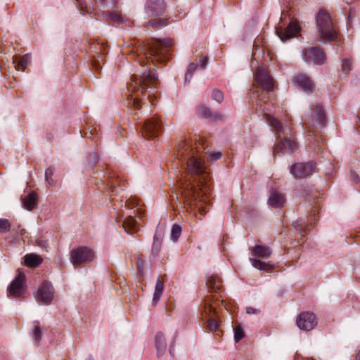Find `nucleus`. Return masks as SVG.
Here are the masks:
<instances>
[{
  "label": "nucleus",
  "instance_id": "f257e3e1",
  "mask_svg": "<svg viewBox=\"0 0 360 360\" xmlns=\"http://www.w3.org/2000/svg\"><path fill=\"white\" fill-rule=\"evenodd\" d=\"M204 150L203 143L197 140H182L177 146V158L179 161L186 162L187 174L193 179L180 181L179 192L181 197L176 196V201L186 212H188V209H198L202 216L207 213V207L210 203L201 187L202 181H205V169L200 155Z\"/></svg>",
  "mask_w": 360,
  "mask_h": 360
},
{
  "label": "nucleus",
  "instance_id": "f03ea898",
  "mask_svg": "<svg viewBox=\"0 0 360 360\" xmlns=\"http://www.w3.org/2000/svg\"><path fill=\"white\" fill-rule=\"evenodd\" d=\"M156 81V75L150 70L148 72H143L139 77L133 75L131 81L128 84L127 91L124 94V96H127L124 100L125 105L131 110H139L141 106L139 95H145L146 94V89L150 84H155Z\"/></svg>",
  "mask_w": 360,
  "mask_h": 360
},
{
  "label": "nucleus",
  "instance_id": "7ed1b4c3",
  "mask_svg": "<svg viewBox=\"0 0 360 360\" xmlns=\"http://www.w3.org/2000/svg\"><path fill=\"white\" fill-rule=\"evenodd\" d=\"M173 44V41L169 39L153 40L141 45L136 49V52H141V59H146L147 64L149 60L153 65L156 63H162L171 58V49Z\"/></svg>",
  "mask_w": 360,
  "mask_h": 360
},
{
  "label": "nucleus",
  "instance_id": "20e7f679",
  "mask_svg": "<svg viewBox=\"0 0 360 360\" xmlns=\"http://www.w3.org/2000/svg\"><path fill=\"white\" fill-rule=\"evenodd\" d=\"M260 110L264 112V118L269 126L272 127L276 135L277 143L274 148V155L287 150L293 151L296 148V142L288 126H283L276 119L269 115L270 110L260 106Z\"/></svg>",
  "mask_w": 360,
  "mask_h": 360
},
{
  "label": "nucleus",
  "instance_id": "39448f33",
  "mask_svg": "<svg viewBox=\"0 0 360 360\" xmlns=\"http://www.w3.org/2000/svg\"><path fill=\"white\" fill-rule=\"evenodd\" d=\"M219 297L216 295H207L204 300V310L202 314V319L206 320L205 328L214 332L218 329L219 323L215 319L217 307L219 306Z\"/></svg>",
  "mask_w": 360,
  "mask_h": 360
},
{
  "label": "nucleus",
  "instance_id": "423d86ee",
  "mask_svg": "<svg viewBox=\"0 0 360 360\" xmlns=\"http://www.w3.org/2000/svg\"><path fill=\"white\" fill-rule=\"evenodd\" d=\"M316 21L318 32L323 41H331L337 38L332 18L327 11L320 9L317 13Z\"/></svg>",
  "mask_w": 360,
  "mask_h": 360
},
{
  "label": "nucleus",
  "instance_id": "0eeeda50",
  "mask_svg": "<svg viewBox=\"0 0 360 360\" xmlns=\"http://www.w3.org/2000/svg\"><path fill=\"white\" fill-rule=\"evenodd\" d=\"M95 258L94 252L88 247H79L70 252V262L73 265L89 263Z\"/></svg>",
  "mask_w": 360,
  "mask_h": 360
},
{
  "label": "nucleus",
  "instance_id": "6e6552de",
  "mask_svg": "<svg viewBox=\"0 0 360 360\" xmlns=\"http://www.w3.org/2000/svg\"><path fill=\"white\" fill-rule=\"evenodd\" d=\"M162 128V122L158 117H153L146 120L141 126L143 136L146 139H152L159 136Z\"/></svg>",
  "mask_w": 360,
  "mask_h": 360
},
{
  "label": "nucleus",
  "instance_id": "1a4fd4ad",
  "mask_svg": "<svg viewBox=\"0 0 360 360\" xmlns=\"http://www.w3.org/2000/svg\"><path fill=\"white\" fill-rule=\"evenodd\" d=\"M315 170V166L311 162L295 163L290 167V172L297 179L311 176Z\"/></svg>",
  "mask_w": 360,
  "mask_h": 360
},
{
  "label": "nucleus",
  "instance_id": "9d476101",
  "mask_svg": "<svg viewBox=\"0 0 360 360\" xmlns=\"http://www.w3.org/2000/svg\"><path fill=\"white\" fill-rule=\"evenodd\" d=\"M255 79L258 85L267 91H273L275 82L264 68H258L255 75Z\"/></svg>",
  "mask_w": 360,
  "mask_h": 360
},
{
  "label": "nucleus",
  "instance_id": "9b49d317",
  "mask_svg": "<svg viewBox=\"0 0 360 360\" xmlns=\"http://www.w3.org/2000/svg\"><path fill=\"white\" fill-rule=\"evenodd\" d=\"M296 323L300 330L309 331L316 326L317 319L313 313L309 311L302 312L297 316Z\"/></svg>",
  "mask_w": 360,
  "mask_h": 360
},
{
  "label": "nucleus",
  "instance_id": "f8f14e48",
  "mask_svg": "<svg viewBox=\"0 0 360 360\" xmlns=\"http://www.w3.org/2000/svg\"><path fill=\"white\" fill-rule=\"evenodd\" d=\"M303 58L307 63L321 65L325 62L326 57L325 53L321 49L311 47L303 51Z\"/></svg>",
  "mask_w": 360,
  "mask_h": 360
},
{
  "label": "nucleus",
  "instance_id": "ddd939ff",
  "mask_svg": "<svg viewBox=\"0 0 360 360\" xmlns=\"http://www.w3.org/2000/svg\"><path fill=\"white\" fill-rule=\"evenodd\" d=\"M25 283V275L21 271H18L17 277L11 282L9 288L8 292L11 297H18L21 296L25 291L24 284Z\"/></svg>",
  "mask_w": 360,
  "mask_h": 360
},
{
  "label": "nucleus",
  "instance_id": "4468645a",
  "mask_svg": "<svg viewBox=\"0 0 360 360\" xmlns=\"http://www.w3.org/2000/svg\"><path fill=\"white\" fill-rule=\"evenodd\" d=\"M54 290L49 282H44L39 288L37 299L44 304L50 303L53 298Z\"/></svg>",
  "mask_w": 360,
  "mask_h": 360
},
{
  "label": "nucleus",
  "instance_id": "2eb2a0df",
  "mask_svg": "<svg viewBox=\"0 0 360 360\" xmlns=\"http://www.w3.org/2000/svg\"><path fill=\"white\" fill-rule=\"evenodd\" d=\"M300 31V27L295 21H291L288 27L283 32L278 28L276 30V34L280 39L285 42L286 40L295 37Z\"/></svg>",
  "mask_w": 360,
  "mask_h": 360
},
{
  "label": "nucleus",
  "instance_id": "dca6fc26",
  "mask_svg": "<svg viewBox=\"0 0 360 360\" xmlns=\"http://www.w3.org/2000/svg\"><path fill=\"white\" fill-rule=\"evenodd\" d=\"M146 9L150 17L162 15L165 13V5L162 0H148Z\"/></svg>",
  "mask_w": 360,
  "mask_h": 360
},
{
  "label": "nucleus",
  "instance_id": "f3484780",
  "mask_svg": "<svg viewBox=\"0 0 360 360\" xmlns=\"http://www.w3.org/2000/svg\"><path fill=\"white\" fill-rule=\"evenodd\" d=\"M285 203L284 194L276 190H271L268 198V205L274 208H281Z\"/></svg>",
  "mask_w": 360,
  "mask_h": 360
},
{
  "label": "nucleus",
  "instance_id": "a211bd4d",
  "mask_svg": "<svg viewBox=\"0 0 360 360\" xmlns=\"http://www.w3.org/2000/svg\"><path fill=\"white\" fill-rule=\"evenodd\" d=\"M295 83L301 88L304 92L310 93L312 91L313 84L311 81L303 75H298L295 79Z\"/></svg>",
  "mask_w": 360,
  "mask_h": 360
},
{
  "label": "nucleus",
  "instance_id": "6ab92c4d",
  "mask_svg": "<svg viewBox=\"0 0 360 360\" xmlns=\"http://www.w3.org/2000/svg\"><path fill=\"white\" fill-rule=\"evenodd\" d=\"M252 252L255 257L266 259L271 256V250L267 246L257 245L253 247Z\"/></svg>",
  "mask_w": 360,
  "mask_h": 360
},
{
  "label": "nucleus",
  "instance_id": "aec40b11",
  "mask_svg": "<svg viewBox=\"0 0 360 360\" xmlns=\"http://www.w3.org/2000/svg\"><path fill=\"white\" fill-rule=\"evenodd\" d=\"M207 285L213 292H217L221 288V279L213 274L207 276Z\"/></svg>",
  "mask_w": 360,
  "mask_h": 360
},
{
  "label": "nucleus",
  "instance_id": "412c9836",
  "mask_svg": "<svg viewBox=\"0 0 360 360\" xmlns=\"http://www.w3.org/2000/svg\"><path fill=\"white\" fill-rule=\"evenodd\" d=\"M42 261L41 257L35 254H27L24 256V262L30 267L38 266Z\"/></svg>",
  "mask_w": 360,
  "mask_h": 360
},
{
  "label": "nucleus",
  "instance_id": "4be33fe9",
  "mask_svg": "<svg viewBox=\"0 0 360 360\" xmlns=\"http://www.w3.org/2000/svg\"><path fill=\"white\" fill-rule=\"evenodd\" d=\"M30 56L26 54L20 58L19 59H18L17 56H15L13 63H14L15 68L17 70L24 71L27 65L30 63Z\"/></svg>",
  "mask_w": 360,
  "mask_h": 360
},
{
  "label": "nucleus",
  "instance_id": "5701e85b",
  "mask_svg": "<svg viewBox=\"0 0 360 360\" xmlns=\"http://www.w3.org/2000/svg\"><path fill=\"white\" fill-rule=\"evenodd\" d=\"M122 227L126 232L132 233L134 231H137L138 223L134 218L132 217H129L124 220L122 223Z\"/></svg>",
  "mask_w": 360,
  "mask_h": 360
},
{
  "label": "nucleus",
  "instance_id": "b1692460",
  "mask_svg": "<svg viewBox=\"0 0 360 360\" xmlns=\"http://www.w3.org/2000/svg\"><path fill=\"white\" fill-rule=\"evenodd\" d=\"M37 195L34 192L30 193L23 198V206L27 210H32L37 205Z\"/></svg>",
  "mask_w": 360,
  "mask_h": 360
},
{
  "label": "nucleus",
  "instance_id": "393cba45",
  "mask_svg": "<svg viewBox=\"0 0 360 360\" xmlns=\"http://www.w3.org/2000/svg\"><path fill=\"white\" fill-rule=\"evenodd\" d=\"M198 114L204 118H213L214 120H220L222 116L218 113L212 115L210 110L204 106H199L197 109Z\"/></svg>",
  "mask_w": 360,
  "mask_h": 360
},
{
  "label": "nucleus",
  "instance_id": "a878e982",
  "mask_svg": "<svg viewBox=\"0 0 360 360\" xmlns=\"http://www.w3.org/2000/svg\"><path fill=\"white\" fill-rule=\"evenodd\" d=\"M155 345L158 353H162L167 348L166 340L162 333L159 332L155 335Z\"/></svg>",
  "mask_w": 360,
  "mask_h": 360
},
{
  "label": "nucleus",
  "instance_id": "bb28decb",
  "mask_svg": "<svg viewBox=\"0 0 360 360\" xmlns=\"http://www.w3.org/2000/svg\"><path fill=\"white\" fill-rule=\"evenodd\" d=\"M163 290L164 283L162 281L158 278L155 285V292L153 298V302L154 304H156V303L159 301L163 292Z\"/></svg>",
  "mask_w": 360,
  "mask_h": 360
},
{
  "label": "nucleus",
  "instance_id": "cd10ccee",
  "mask_svg": "<svg viewBox=\"0 0 360 360\" xmlns=\"http://www.w3.org/2000/svg\"><path fill=\"white\" fill-rule=\"evenodd\" d=\"M250 261L252 263V266L257 269L268 271L273 269L272 265L267 264V263H264L263 262H261L259 259H257L255 258H250Z\"/></svg>",
  "mask_w": 360,
  "mask_h": 360
},
{
  "label": "nucleus",
  "instance_id": "c85d7f7f",
  "mask_svg": "<svg viewBox=\"0 0 360 360\" xmlns=\"http://www.w3.org/2000/svg\"><path fill=\"white\" fill-rule=\"evenodd\" d=\"M162 241V236L161 234L156 233L154 236L153 243L152 247V253L157 255L160 250Z\"/></svg>",
  "mask_w": 360,
  "mask_h": 360
},
{
  "label": "nucleus",
  "instance_id": "c756f323",
  "mask_svg": "<svg viewBox=\"0 0 360 360\" xmlns=\"http://www.w3.org/2000/svg\"><path fill=\"white\" fill-rule=\"evenodd\" d=\"M315 120L319 124L324 123L326 117L322 106L316 105L315 109Z\"/></svg>",
  "mask_w": 360,
  "mask_h": 360
},
{
  "label": "nucleus",
  "instance_id": "7c9ffc66",
  "mask_svg": "<svg viewBox=\"0 0 360 360\" xmlns=\"http://www.w3.org/2000/svg\"><path fill=\"white\" fill-rule=\"evenodd\" d=\"M11 224L7 219H0V233H7L10 231Z\"/></svg>",
  "mask_w": 360,
  "mask_h": 360
},
{
  "label": "nucleus",
  "instance_id": "2f4dec72",
  "mask_svg": "<svg viewBox=\"0 0 360 360\" xmlns=\"http://www.w3.org/2000/svg\"><path fill=\"white\" fill-rule=\"evenodd\" d=\"M181 227L179 225L174 224L171 231L172 239L174 241L176 240L181 233Z\"/></svg>",
  "mask_w": 360,
  "mask_h": 360
},
{
  "label": "nucleus",
  "instance_id": "473e14b6",
  "mask_svg": "<svg viewBox=\"0 0 360 360\" xmlns=\"http://www.w3.org/2000/svg\"><path fill=\"white\" fill-rule=\"evenodd\" d=\"M244 337V331L240 325H237L234 328V340L238 342Z\"/></svg>",
  "mask_w": 360,
  "mask_h": 360
},
{
  "label": "nucleus",
  "instance_id": "72a5a7b5",
  "mask_svg": "<svg viewBox=\"0 0 360 360\" xmlns=\"http://www.w3.org/2000/svg\"><path fill=\"white\" fill-rule=\"evenodd\" d=\"M33 339L35 342H39L42 336V331L39 326H36L33 329Z\"/></svg>",
  "mask_w": 360,
  "mask_h": 360
},
{
  "label": "nucleus",
  "instance_id": "f704fd0d",
  "mask_svg": "<svg viewBox=\"0 0 360 360\" xmlns=\"http://www.w3.org/2000/svg\"><path fill=\"white\" fill-rule=\"evenodd\" d=\"M212 98L219 103H221L224 100V94L219 89H214L212 93Z\"/></svg>",
  "mask_w": 360,
  "mask_h": 360
},
{
  "label": "nucleus",
  "instance_id": "c9c22d12",
  "mask_svg": "<svg viewBox=\"0 0 360 360\" xmlns=\"http://www.w3.org/2000/svg\"><path fill=\"white\" fill-rule=\"evenodd\" d=\"M352 70V61L349 59H344L342 63V71L345 74H348Z\"/></svg>",
  "mask_w": 360,
  "mask_h": 360
},
{
  "label": "nucleus",
  "instance_id": "e433bc0d",
  "mask_svg": "<svg viewBox=\"0 0 360 360\" xmlns=\"http://www.w3.org/2000/svg\"><path fill=\"white\" fill-rule=\"evenodd\" d=\"M149 24H150V25H151L153 27H161V26L166 25L167 22H166V20L157 18V19H151L149 21Z\"/></svg>",
  "mask_w": 360,
  "mask_h": 360
},
{
  "label": "nucleus",
  "instance_id": "4c0bfd02",
  "mask_svg": "<svg viewBox=\"0 0 360 360\" xmlns=\"http://www.w3.org/2000/svg\"><path fill=\"white\" fill-rule=\"evenodd\" d=\"M109 19L112 22H117L118 24H122L124 22L122 16L115 13L109 14Z\"/></svg>",
  "mask_w": 360,
  "mask_h": 360
},
{
  "label": "nucleus",
  "instance_id": "58836bf2",
  "mask_svg": "<svg viewBox=\"0 0 360 360\" xmlns=\"http://www.w3.org/2000/svg\"><path fill=\"white\" fill-rule=\"evenodd\" d=\"M197 68H198V65L194 63H192L189 65V67H188L187 72L185 75V80L186 81L188 80V76H190V78L192 77L193 73L196 70Z\"/></svg>",
  "mask_w": 360,
  "mask_h": 360
},
{
  "label": "nucleus",
  "instance_id": "ea45409f",
  "mask_svg": "<svg viewBox=\"0 0 360 360\" xmlns=\"http://www.w3.org/2000/svg\"><path fill=\"white\" fill-rule=\"evenodd\" d=\"M54 172V169L51 167L46 169L45 172V179L49 184V185H52L53 180L51 179Z\"/></svg>",
  "mask_w": 360,
  "mask_h": 360
},
{
  "label": "nucleus",
  "instance_id": "a19ab883",
  "mask_svg": "<svg viewBox=\"0 0 360 360\" xmlns=\"http://www.w3.org/2000/svg\"><path fill=\"white\" fill-rule=\"evenodd\" d=\"M294 226L300 231V234L302 235V232L304 231L306 227L305 221L304 219H300L294 224Z\"/></svg>",
  "mask_w": 360,
  "mask_h": 360
},
{
  "label": "nucleus",
  "instance_id": "79ce46f5",
  "mask_svg": "<svg viewBox=\"0 0 360 360\" xmlns=\"http://www.w3.org/2000/svg\"><path fill=\"white\" fill-rule=\"evenodd\" d=\"M200 68L204 69L208 63V58L207 57H201L200 59Z\"/></svg>",
  "mask_w": 360,
  "mask_h": 360
},
{
  "label": "nucleus",
  "instance_id": "37998d69",
  "mask_svg": "<svg viewBox=\"0 0 360 360\" xmlns=\"http://www.w3.org/2000/svg\"><path fill=\"white\" fill-rule=\"evenodd\" d=\"M260 311L259 309H255L253 307H249L246 308V312L247 314H258Z\"/></svg>",
  "mask_w": 360,
  "mask_h": 360
},
{
  "label": "nucleus",
  "instance_id": "c03bdc74",
  "mask_svg": "<svg viewBox=\"0 0 360 360\" xmlns=\"http://www.w3.org/2000/svg\"><path fill=\"white\" fill-rule=\"evenodd\" d=\"M36 244L40 247L46 248L48 246L47 242L45 240H37Z\"/></svg>",
  "mask_w": 360,
  "mask_h": 360
},
{
  "label": "nucleus",
  "instance_id": "a18cd8bd",
  "mask_svg": "<svg viewBox=\"0 0 360 360\" xmlns=\"http://www.w3.org/2000/svg\"><path fill=\"white\" fill-rule=\"evenodd\" d=\"M210 157L212 158V160H216L219 159L221 157V154L219 152L213 153L210 154Z\"/></svg>",
  "mask_w": 360,
  "mask_h": 360
},
{
  "label": "nucleus",
  "instance_id": "49530a36",
  "mask_svg": "<svg viewBox=\"0 0 360 360\" xmlns=\"http://www.w3.org/2000/svg\"><path fill=\"white\" fill-rule=\"evenodd\" d=\"M154 92H155V89H154V88H153V87H151V88H150V90H149V91H148V98H149L150 102L152 104H153V101H152V100H151V95H152V94L153 95V94H154Z\"/></svg>",
  "mask_w": 360,
  "mask_h": 360
},
{
  "label": "nucleus",
  "instance_id": "de8ad7c7",
  "mask_svg": "<svg viewBox=\"0 0 360 360\" xmlns=\"http://www.w3.org/2000/svg\"><path fill=\"white\" fill-rule=\"evenodd\" d=\"M143 263L141 260H139V262H137V269L139 270V271H141L143 270Z\"/></svg>",
  "mask_w": 360,
  "mask_h": 360
},
{
  "label": "nucleus",
  "instance_id": "09e8293b",
  "mask_svg": "<svg viewBox=\"0 0 360 360\" xmlns=\"http://www.w3.org/2000/svg\"><path fill=\"white\" fill-rule=\"evenodd\" d=\"M356 360H360V350L356 354Z\"/></svg>",
  "mask_w": 360,
  "mask_h": 360
},
{
  "label": "nucleus",
  "instance_id": "8fccbe9b",
  "mask_svg": "<svg viewBox=\"0 0 360 360\" xmlns=\"http://www.w3.org/2000/svg\"><path fill=\"white\" fill-rule=\"evenodd\" d=\"M79 5H82V0H75Z\"/></svg>",
  "mask_w": 360,
  "mask_h": 360
},
{
  "label": "nucleus",
  "instance_id": "3c124183",
  "mask_svg": "<svg viewBox=\"0 0 360 360\" xmlns=\"http://www.w3.org/2000/svg\"><path fill=\"white\" fill-rule=\"evenodd\" d=\"M191 78H190V76H188V80L186 81L185 80V82H189L191 81Z\"/></svg>",
  "mask_w": 360,
  "mask_h": 360
},
{
  "label": "nucleus",
  "instance_id": "603ef678",
  "mask_svg": "<svg viewBox=\"0 0 360 360\" xmlns=\"http://www.w3.org/2000/svg\"><path fill=\"white\" fill-rule=\"evenodd\" d=\"M308 133H309V134H308V135H309V136H310V135H311V134H313V133H314V132H312V131H311L310 130H309V131H308Z\"/></svg>",
  "mask_w": 360,
  "mask_h": 360
},
{
  "label": "nucleus",
  "instance_id": "864d4df0",
  "mask_svg": "<svg viewBox=\"0 0 360 360\" xmlns=\"http://www.w3.org/2000/svg\"><path fill=\"white\" fill-rule=\"evenodd\" d=\"M137 60H138V62H139V63H141V59L138 58Z\"/></svg>",
  "mask_w": 360,
  "mask_h": 360
},
{
  "label": "nucleus",
  "instance_id": "5fc2aeb1",
  "mask_svg": "<svg viewBox=\"0 0 360 360\" xmlns=\"http://www.w3.org/2000/svg\"><path fill=\"white\" fill-rule=\"evenodd\" d=\"M100 2L103 3L105 0H98Z\"/></svg>",
  "mask_w": 360,
  "mask_h": 360
}]
</instances>
